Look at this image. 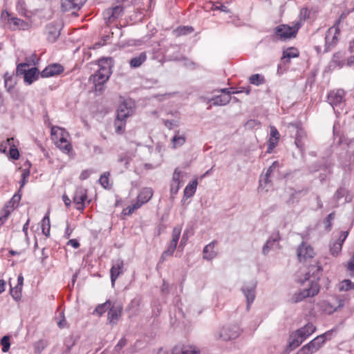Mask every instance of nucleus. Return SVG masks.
Wrapping results in <instances>:
<instances>
[{
	"instance_id": "nucleus-1",
	"label": "nucleus",
	"mask_w": 354,
	"mask_h": 354,
	"mask_svg": "<svg viewBox=\"0 0 354 354\" xmlns=\"http://www.w3.org/2000/svg\"><path fill=\"white\" fill-rule=\"evenodd\" d=\"M113 65V61L111 57L99 59V69L89 79L94 84L95 92L101 93L104 90V84L106 82L111 75Z\"/></svg>"
},
{
	"instance_id": "nucleus-2",
	"label": "nucleus",
	"mask_w": 354,
	"mask_h": 354,
	"mask_svg": "<svg viewBox=\"0 0 354 354\" xmlns=\"http://www.w3.org/2000/svg\"><path fill=\"white\" fill-rule=\"evenodd\" d=\"M311 270H313V279H310L309 273H306L305 278V281H310L309 288L296 292L292 297V302L297 303L307 297H314L319 292V285L317 280L321 272V268L319 266H313Z\"/></svg>"
},
{
	"instance_id": "nucleus-3",
	"label": "nucleus",
	"mask_w": 354,
	"mask_h": 354,
	"mask_svg": "<svg viewBox=\"0 0 354 354\" xmlns=\"http://www.w3.org/2000/svg\"><path fill=\"white\" fill-rule=\"evenodd\" d=\"M50 134L53 142L60 151L66 154H69L72 151L70 135L64 128L54 126L51 128Z\"/></svg>"
},
{
	"instance_id": "nucleus-4",
	"label": "nucleus",
	"mask_w": 354,
	"mask_h": 354,
	"mask_svg": "<svg viewBox=\"0 0 354 354\" xmlns=\"http://www.w3.org/2000/svg\"><path fill=\"white\" fill-rule=\"evenodd\" d=\"M301 27V21H295L291 23V25L281 24L277 26L274 33L279 39L286 40L295 37Z\"/></svg>"
},
{
	"instance_id": "nucleus-5",
	"label": "nucleus",
	"mask_w": 354,
	"mask_h": 354,
	"mask_svg": "<svg viewBox=\"0 0 354 354\" xmlns=\"http://www.w3.org/2000/svg\"><path fill=\"white\" fill-rule=\"evenodd\" d=\"M153 194V189L150 187H145L143 188L137 196V200L136 203L132 204L131 205L128 206L125 209L122 210V214L124 215L129 216L132 213H133L136 209H139L144 204L149 202L152 198Z\"/></svg>"
},
{
	"instance_id": "nucleus-6",
	"label": "nucleus",
	"mask_w": 354,
	"mask_h": 354,
	"mask_svg": "<svg viewBox=\"0 0 354 354\" xmlns=\"http://www.w3.org/2000/svg\"><path fill=\"white\" fill-rule=\"evenodd\" d=\"M73 201L76 205L77 209L84 210L86 203H90L87 197V190L83 187H77L73 197Z\"/></svg>"
},
{
	"instance_id": "nucleus-7",
	"label": "nucleus",
	"mask_w": 354,
	"mask_h": 354,
	"mask_svg": "<svg viewBox=\"0 0 354 354\" xmlns=\"http://www.w3.org/2000/svg\"><path fill=\"white\" fill-rule=\"evenodd\" d=\"M321 337H316L308 344L304 345L297 353L299 354H314L323 346Z\"/></svg>"
},
{
	"instance_id": "nucleus-8",
	"label": "nucleus",
	"mask_w": 354,
	"mask_h": 354,
	"mask_svg": "<svg viewBox=\"0 0 354 354\" xmlns=\"http://www.w3.org/2000/svg\"><path fill=\"white\" fill-rule=\"evenodd\" d=\"M348 235V231L340 232L338 238L336 241L332 242L330 245V252L334 256L337 257L342 251V245Z\"/></svg>"
},
{
	"instance_id": "nucleus-9",
	"label": "nucleus",
	"mask_w": 354,
	"mask_h": 354,
	"mask_svg": "<svg viewBox=\"0 0 354 354\" xmlns=\"http://www.w3.org/2000/svg\"><path fill=\"white\" fill-rule=\"evenodd\" d=\"M314 255L315 252L313 248L306 243H302L298 248L297 256L301 262H305L308 259H312Z\"/></svg>"
},
{
	"instance_id": "nucleus-10",
	"label": "nucleus",
	"mask_w": 354,
	"mask_h": 354,
	"mask_svg": "<svg viewBox=\"0 0 354 354\" xmlns=\"http://www.w3.org/2000/svg\"><path fill=\"white\" fill-rule=\"evenodd\" d=\"M339 33V28H337V26H333L327 30L325 37L326 46L327 49L334 46L337 43Z\"/></svg>"
},
{
	"instance_id": "nucleus-11",
	"label": "nucleus",
	"mask_w": 354,
	"mask_h": 354,
	"mask_svg": "<svg viewBox=\"0 0 354 354\" xmlns=\"http://www.w3.org/2000/svg\"><path fill=\"white\" fill-rule=\"evenodd\" d=\"M124 272V261L123 260L118 259L114 261H113V265L111 266L110 273H111V283L114 286L116 279L118 278L120 275L123 274Z\"/></svg>"
},
{
	"instance_id": "nucleus-12",
	"label": "nucleus",
	"mask_w": 354,
	"mask_h": 354,
	"mask_svg": "<svg viewBox=\"0 0 354 354\" xmlns=\"http://www.w3.org/2000/svg\"><path fill=\"white\" fill-rule=\"evenodd\" d=\"M239 335V330L236 326L223 327L218 335V338L227 341L236 338Z\"/></svg>"
},
{
	"instance_id": "nucleus-13",
	"label": "nucleus",
	"mask_w": 354,
	"mask_h": 354,
	"mask_svg": "<svg viewBox=\"0 0 354 354\" xmlns=\"http://www.w3.org/2000/svg\"><path fill=\"white\" fill-rule=\"evenodd\" d=\"M64 71V67L59 64H53L47 66L41 72L42 77H49L61 74Z\"/></svg>"
},
{
	"instance_id": "nucleus-14",
	"label": "nucleus",
	"mask_w": 354,
	"mask_h": 354,
	"mask_svg": "<svg viewBox=\"0 0 354 354\" xmlns=\"http://www.w3.org/2000/svg\"><path fill=\"white\" fill-rule=\"evenodd\" d=\"M345 92L342 89H338L336 91H332L328 94V102L330 104L334 107L339 104L344 100Z\"/></svg>"
},
{
	"instance_id": "nucleus-15",
	"label": "nucleus",
	"mask_w": 354,
	"mask_h": 354,
	"mask_svg": "<svg viewBox=\"0 0 354 354\" xmlns=\"http://www.w3.org/2000/svg\"><path fill=\"white\" fill-rule=\"evenodd\" d=\"M85 1L86 0H62V8L64 11L79 10Z\"/></svg>"
},
{
	"instance_id": "nucleus-16",
	"label": "nucleus",
	"mask_w": 354,
	"mask_h": 354,
	"mask_svg": "<svg viewBox=\"0 0 354 354\" xmlns=\"http://www.w3.org/2000/svg\"><path fill=\"white\" fill-rule=\"evenodd\" d=\"M255 288L256 283H252L248 286H244L242 292L247 299V308L249 309L250 306L255 299Z\"/></svg>"
},
{
	"instance_id": "nucleus-17",
	"label": "nucleus",
	"mask_w": 354,
	"mask_h": 354,
	"mask_svg": "<svg viewBox=\"0 0 354 354\" xmlns=\"http://www.w3.org/2000/svg\"><path fill=\"white\" fill-rule=\"evenodd\" d=\"M133 109L128 106L127 103H122L118 109L117 118L126 120L128 117L133 115Z\"/></svg>"
},
{
	"instance_id": "nucleus-18",
	"label": "nucleus",
	"mask_w": 354,
	"mask_h": 354,
	"mask_svg": "<svg viewBox=\"0 0 354 354\" xmlns=\"http://www.w3.org/2000/svg\"><path fill=\"white\" fill-rule=\"evenodd\" d=\"M217 244V241H214L207 245L203 249V258L207 260H212L215 258L217 255V251L215 250V247Z\"/></svg>"
},
{
	"instance_id": "nucleus-19",
	"label": "nucleus",
	"mask_w": 354,
	"mask_h": 354,
	"mask_svg": "<svg viewBox=\"0 0 354 354\" xmlns=\"http://www.w3.org/2000/svg\"><path fill=\"white\" fill-rule=\"evenodd\" d=\"M172 354H199V351L193 346L177 345L173 348Z\"/></svg>"
},
{
	"instance_id": "nucleus-20",
	"label": "nucleus",
	"mask_w": 354,
	"mask_h": 354,
	"mask_svg": "<svg viewBox=\"0 0 354 354\" xmlns=\"http://www.w3.org/2000/svg\"><path fill=\"white\" fill-rule=\"evenodd\" d=\"M108 312V320L110 324H115L121 316L122 310V307L110 306V308Z\"/></svg>"
},
{
	"instance_id": "nucleus-21",
	"label": "nucleus",
	"mask_w": 354,
	"mask_h": 354,
	"mask_svg": "<svg viewBox=\"0 0 354 354\" xmlns=\"http://www.w3.org/2000/svg\"><path fill=\"white\" fill-rule=\"evenodd\" d=\"M279 140V133L277 129L273 127H270V137L269 138V144L268 152L270 153L272 149L277 146Z\"/></svg>"
},
{
	"instance_id": "nucleus-22",
	"label": "nucleus",
	"mask_w": 354,
	"mask_h": 354,
	"mask_svg": "<svg viewBox=\"0 0 354 354\" xmlns=\"http://www.w3.org/2000/svg\"><path fill=\"white\" fill-rule=\"evenodd\" d=\"M299 55V51L297 48L294 47L288 48L283 50L281 62L284 64H288L291 58L298 57Z\"/></svg>"
},
{
	"instance_id": "nucleus-23",
	"label": "nucleus",
	"mask_w": 354,
	"mask_h": 354,
	"mask_svg": "<svg viewBox=\"0 0 354 354\" xmlns=\"http://www.w3.org/2000/svg\"><path fill=\"white\" fill-rule=\"evenodd\" d=\"M181 226H176L174 227L171 234V240L168 245V248L175 252L178 241L181 234Z\"/></svg>"
},
{
	"instance_id": "nucleus-24",
	"label": "nucleus",
	"mask_w": 354,
	"mask_h": 354,
	"mask_svg": "<svg viewBox=\"0 0 354 354\" xmlns=\"http://www.w3.org/2000/svg\"><path fill=\"white\" fill-rule=\"evenodd\" d=\"M48 40L50 42H55L59 36V27L50 24L46 27Z\"/></svg>"
},
{
	"instance_id": "nucleus-25",
	"label": "nucleus",
	"mask_w": 354,
	"mask_h": 354,
	"mask_svg": "<svg viewBox=\"0 0 354 354\" xmlns=\"http://www.w3.org/2000/svg\"><path fill=\"white\" fill-rule=\"evenodd\" d=\"M315 329L316 328L313 324L308 323L304 327L297 330L296 333L305 339L313 334L315 331Z\"/></svg>"
},
{
	"instance_id": "nucleus-26",
	"label": "nucleus",
	"mask_w": 354,
	"mask_h": 354,
	"mask_svg": "<svg viewBox=\"0 0 354 354\" xmlns=\"http://www.w3.org/2000/svg\"><path fill=\"white\" fill-rule=\"evenodd\" d=\"M147 53L142 52L138 55L132 57L129 60V65L131 68H138L147 60Z\"/></svg>"
},
{
	"instance_id": "nucleus-27",
	"label": "nucleus",
	"mask_w": 354,
	"mask_h": 354,
	"mask_svg": "<svg viewBox=\"0 0 354 354\" xmlns=\"http://www.w3.org/2000/svg\"><path fill=\"white\" fill-rule=\"evenodd\" d=\"M39 77V71L37 68L28 69L24 75V82L28 84L37 80Z\"/></svg>"
},
{
	"instance_id": "nucleus-28",
	"label": "nucleus",
	"mask_w": 354,
	"mask_h": 354,
	"mask_svg": "<svg viewBox=\"0 0 354 354\" xmlns=\"http://www.w3.org/2000/svg\"><path fill=\"white\" fill-rule=\"evenodd\" d=\"M231 100V96L229 95H221L215 96L212 98L209 101L213 102V105L214 106H224L227 104Z\"/></svg>"
},
{
	"instance_id": "nucleus-29",
	"label": "nucleus",
	"mask_w": 354,
	"mask_h": 354,
	"mask_svg": "<svg viewBox=\"0 0 354 354\" xmlns=\"http://www.w3.org/2000/svg\"><path fill=\"white\" fill-rule=\"evenodd\" d=\"M9 20L13 24L14 30L19 29L25 30H28L30 26L28 22L17 17H12Z\"/></svg>"
},
{
	"instance_id": "nucleus-30",
	"label": "nucleus",
	"mask_w": 354,
	"mask_h": 354,
	"mask_svg": "<svg viewBox=\"0 0 354 354\" xmlns=\"http://www.w3.org/2000/svg\"><path fill=\"white\" fill-rule=\"evenodd\" d=\"M197 185L198 181L196 179H194L192 182H190L184 189V197H192L196 192Z\"/></svg>"
},
{
	"instance_id": "nucleus-31",
	"label": "nucleus",
	"mask_w": 354,
	"mask_h": 354,
	"mask_svg": "<svg viewBox=\"0 0 354 354\" xmlns=\"http://www.w3.org/2000/svg\"><path fill=\"white\" fill-rule=\"evenodd\" d=\"M304 340V339L299 335L297 333H294L290 336L289 346L292 348L298 347Z\"/></svg>"
},
{
	"instance_id": "nucleus-32",
	"label": "nucleus",
	"mask_w": 354,
	"mask_h": 354,
	"mask_svg": "<svg viewBox=\"0 0 354 354\" xmlns=\"http://www.w3.org/2000/svg\"><path fill=\"white\" fill-rule=\"evenodd\" d=\"M13 211V208L12 205L6 206L3 207V209L1 211V216H0V226L3 225L6 221L8 220L9 216L10 215L11 212Z\"/></svg>"
},
{
	"instance_id": "nucleus-33",
	"label": "nucleus",
	"mask_w": 354,
	"mask_h": 354,
	"mask_svg": "<svg viewBox=\"0 0 354 354\" xmlns=\"http://www.w3.org/2000/svg\"><path fill=\"white\" fill-rule=\"evenodd\" d=\"M172 145L174 148H177L182 146L185 142V137L184 135H180L179 131H176L172 140Z\"/></svg>"
},
{
	"instance_id": "nucleus-34",
	"label": "nucleus",
	"mask_w": 354,
	"mask_h": 354,
	"mask_svg": "<svg viewBox=\"0 0 354 354\" xmlns=\"http://www.w3.org/2000/svg\"><path fill=\"white\" fill-rule=\"evenodd\" d=\"M41 230L46 236H48L50 235V218L48 216H45L41 221Z\"/></svg>"
},
{
	"instance_id": "nucleus-35",
	"label": "nucleus",
	"mask_w": 354,
	"mask_h": 354,
	"mask_svg": "<svg viewBox=\"0 0 354 354\" xmlns=\"http://www.w3.org/2000/svg\"><path fill=\"white\" fill-rule=\"evenodd\" d=\"M111 306V302L109 301H106L105 303L102 304L98 305L95 310L93 311V314H97L99 316H101L103 315L108 309L110 308Z\"/></svg>"
},
{
	"instance_id": "nucleus-36",
	"label": "nucleus",
	"mask_w": 354,
	"mask_h": 354,
	"mask_svg": "<svg viewBox=\"0 0 354 354\" xmlns=\"http://www.w3.org/2000/svg\"><path fill=\"white\" fill-rule=\"evenodd\" d=\"M125 125H126L125 120L118 119L116 118V120L114 122V127L115 129V132L118 134L123 133L125 131Z\"/></svg>"
},
{
	"instance_id": "nucleus-37",
	"label": "nucleus",
	"mask_w": 354,
	"mask_h": 354,
	"mask_svg": "<svg viewBox=\"0 0 354 354\" xmlns=\"http://www.w3.org/2000/svg\"><path fill=\"white\" fill-rule=\"evenodd\" d=\"M15 143V141L13 138H8L6 141H3L0 144V151L2 153H6L8 149H9L12 145H14Z\"/></svg>"
},
{
	"instance_id": "nucleus-38",
	"label": "nucleus",
	"mask_w": 354,
	"mask_h": 354,
	"mask_svg": "<svg viewBox=\"0 0 354 354\" xmlns=\"http://www.w3.org/2000/svg\"><path fill=\"white\" fill-rule=\"evenodd\" d=\"M351 289H354V283L348 279L343 280L339 285V290L340 291H347Z\"/></svg>"
},
{
	"instance_id": "nucleus-39",
	"label": "nucleus",
	"mask_w": 354,
	"mask_h": 354,
	"mask_svg": "<svg viewBox=\"0 0 354 354\" xmlns=\"http://www.w3.org/2000/svg\"><path fill=\"white\" fill-rule=\"evenodd\" d=\"M250 82L259 86L264 82V79L259 74H254L250 77Z\"/></svg>"
},
{
	"instance_id": "nucleus-40",
	"label": "nucleus",
	"mask_w": 354,
	"mask_h": 354,
	"mask_svg": "<svg viewBox=\"0 0 354 354\" xmlns=\"http://www.w3.org/2000/svg\"><path fill=\"white\" fill-rule=\"evenodd\" d=\"M122 10H123L122 7H121L120 6H115L114 8H113L111 10V15L109 17V20H111V18H113V19L118 18L119 16L121 15ZM109 12H110V11H109Z\"/></svg>"
},
{
	"instance_id": "nucleus-41",
	"label": "nucleus",
	"mask_w": 354,
	"mask_h": 354,
	"mask_svg": "<svg viewBox=\"0 0 354 354\" xmlns=\"http://www.w3.org/2000/svg\"><path fill=\"white\" fill-rule=\"evenodd\" d=\"M21 290L22 287L19 288L16 286L14 288L10 290V294L15 300H19L21 297Z\"/></svg>"
},
{
	"instance_id": "nucleus-42",
	"label": "nucleus",
	"mask_w": 354,
	"mask_h": 354,
	"mask_svg": "<svg viewBox=\"0 0 354 354\" xmlns=\"http://www.w3.org/2000/svg\"><path fill=\"white\" fill-rule=\"evenodd\" d=\"M180 187V183L171 182V185H170L171 198H174L175 197V196L177 194Z\"/></svg>"
},
{
	"instance_id": "nucleus-43",
	"label": "nucleus",
	"mask_w": 354,
	"mask_h": 354,
	"mask_svg": "<svg viewBox=\"0 0 354 354\" xmlns=\"http://www.w3.org/2000/svg\"><path fill=\"white\" fill-rule=\"evenodd\" d=\"M109 173H104V174H102L100 176V178L99 179L100 183L104 188H109L110 186L109 180Z\"/></svg>"
},
{
	"instance_id": "nucleus-44",
	"label": "nucleus",
	"mask_w": 354,
	"mask_h": 354,
	"mask_svg": "<svg viewBox=\"0 0 354 354\" xmlns=\"http://www.w3.org/2000/svg\"><path fill=\"white\" fill-rule=\"evenodd\" d=\"M30 176V170L29 169H24L21 174V179L20 180V189L24 187V186L28 182V178Z\"/></svg>"
},
{
	"instance_id": "nucleus-45",
	"label": "nucleus",
	"mask_w": 354,
	"mask_h": 354,
	"mask_svg": "<svg viewBox=\"0 0 354 354\" xmlns=\"http://www.w3.org/2000/svg\"><path fill=\"white\" fill-rule=\"evenodd\" d=\"M1 344L2 345V351L6 353L9 351L10 344V339L8 336H4L1 340Z\"/></svg>"
},
{
	"instance_id": "nucleus-46",
	"label": "nucleus",
	"mask_w": 354,
	"mask_h": 354,
	"mask_svg": "<svg viewBox=\"0 0 354 354\" xmlns=\"http://www.w3.org/2000/svg\"><path fill=\"white\" fill-rule=\"evenodd\" d=\"M9 154L12 159H19V152L17 148V145H15V143L14 144V145H12L11 147L9 149Z\"/></svg>"
},
{
	"instance_id": "nucleus-47",
	"label": "nucleus",
	"mask_w": 354,
	"mask_h": 354,
	"mask_svg": "<svg viewBox=\"0 0 354 354\" xmlns=\"http://www.w3.org/2000/svg\"><path fill=\"white\" fill-rule=\"evenodd\" d=\"M21 200V195L15 194L12 199L6 205V206L12 205L13 209L17 205Z\"/></svg>"
},
{
	"instance_id": "nucleus-48",
	"label": "nucleus",
	"mask_w": 354,
	"mask_h": 354,
	"mask_svg": "<svg viewBox=\"0 0 354 354\" xmlns=\"http://www.w3.org/2000/svg\"><path fill=\"white\" fill-rule=\"evenodd\" d=\"M279 167V162L277 161H274L272 165L268 168V169L267 170V172L266 174V182L268 183V178L270 176L272 172L277 169Z\"/></svg>"
},
{
	"instance_id": "nucleus-49",
	"label": "nucleus",
	"mask_w": 354,
	"mask_h": 354,
	"mask_svg": "<svg viewBox=\"0 0 354 354\" xmlns=\"http://www.w3.org/2000/svg\"><path fill=\"white\" fill-rule=\"evenodd\" d=\"M182 172L178 169H176L172 176L171 182L181 183Z\"/></svg>"
},
{
	"instance_id": "nucleus-50",
	"label": "nucleus",
	"mask_w": 354,
	"mask_h": 354,
	"mask_svg": "<svg viewBox=\"0 0 354 354\" xmlns=\"http://www.w3.org/2000/svg\"><path fill=\"white\" fill-rule=\"evenodd\" d=\"M192 31L193 28L189 26L180 27L176 30L177 34L178 35H186L187 33L192 32Z\"/></svg>"
},
{
	"instance_id": "nucleus-51",
	"label": "nucleus",
	"mask_w": 354,
	"mask_h": 354,
	"mask_svg": "<svg viewBox=\"0 0 354 354\" xmlns=\"http://www.w3.org/2000/svg\"><path fill=\"white\" fill-rule=\"evenodd\" d=\"M17 9L19 14H21V15H26V10L25 8V2L24 1L19 0L17 2Z\"/></svg>"
},
{
	"instance_id": "nucleus-52",
	"label": "nucleus",
	"mask_w": 354,
	"mask_h": 354,
	"mask_svg": "<svg viewBox=\"0 0 354 354\" xmlns=\"http://www.w3.org/2000/svg\"><path fill=\"white\" fill-rule=\"evenodd\" d=\"M335 330H330L326 331L322 335H318L317 337H321L322 340H323V344L325 343L326 341L330 340L332 337L333 333H334Z\"/></svg>"
},
{
	"instance_id": "nucleus-53",
	"label": "nucleus",
	"mask_w": 354,
	"mask_h": 354,
	"mask_svg": "<svg viewBox=\"0 0 354 354\" xmlns=\"http://www.w3.org/2000/svg\"><path fill=\"white\" fill-rule=\"evenodd\" d=\"M174 252V251H173L172 250H171L170 248H169L167 247V249L162 252V254L160 257V261H165L168 257H171L173 255Z\"/></svg>"
},
{
	"instance_id": "nucleus-54",
	"label": "nucleus",
	"mask_w": 354,
	"mask_h": 354,
	"mask_svg": "<svg viewBox=\"0 0 354 354\" xmlns=\"http://www.w3.org/2000/svg\"><path fill=\"white\" fill-rule=\"evenodd\" d=\"M28 67V64L22 63L19 64L17 67V72L19 74H23L25 75L26 72H27L26 68Z\"/></svg>"
},
{
	"instance_id": "nucleus-55",
	"label": "nucleus",
	"mask_w": 354,
	"mask_h": 354,
	"mask_svg": "<svg viewBox=\"0 0 354 354\" xmlns=\"http://www.w3.org/2000/svg\"><path fill=\"white\" fill-rule=\"evenodd\" d=\"M4 82L6 87H8L9 88H12V77L8 73L4 75Z\"/></svg>"
},
{
	"instance_id": "nucleus-56",
	"label": "nucleus",
	"mask_w": 354,
	"mask_h": 354,
	"mask_svg": "<svg viewBox=\"0 0 354 354\" xmlns=\"http://www.w3.org/2000/svg\"><path fill=\"white\" fill-rule=\"evenodd\" d=\"M127 344L126 339L124 338H122L120 339L117 345L115 346V351L119 352Z\"/></svg>"
},
{
	"instance_id": "nucleus-57",
	"label": "nucleus",
	"mask_w": 354,
	"mask_h": 354,
	"mask_svg": "<svg viewBox=\"0 0 354 354\" xmlns=\"http://www.w3.org/2000/svg\"><path fill=\"white\" fill-rule=\"evenodd\" d=\"M245 125L249 128L259 127L260 122L255 120H250L246 122Z\"/></svg>"
},
{
	"instance_id": "nucleus-58",
	"label": "nucleus",
	"mask_w": 354,
	"mask_h": 354,
	"mask_svg": "<svg viewBox=\"0 0 354 354\" xmlns=\"http://www.w3.org/2000/svg\"><path fill=\"white\" fill-rule=\"evenodd\" d=\"M335 218V214L334 213H330L328 215L326 219V228L327 230H330V228H331V221L333 219H334Z\"/></svg>"
},
{
	"instance_id": "nucleus-59",
	"label": "nucleus",
	"mask_w": 354,
	"mask_h": 354,
	"mask_svg": "<svg viewBox=\"0 0 354 354\" xmlns=\"http://www.w3.org/2000/svg\"><path fill=\"white\" fill-rule=\"evenodd\" d=\"M274 241H275V240H273V241L268 240L266 242V243L265 244V245L263 248V253L264 254H267L269 252L270 248L271 247V245H272V244L274 243Z\"/></svg>"
},
{
	"instance_id": "nucleus-60",
	"label": "nucleus",
	"mask_w": 354,
	"mask_h": 354,
	"mask_svg": "<svg viewBox=\"0 0 354 354\" xmlns=\"http://www.w3.org/2000/svg\"><path fill=\"white\" fill-rule=\"evenodd\" d=\"M130 158L127 155H120L118 158V161L120 162H124L125 165H127L129 162Z\"/></svg>"
},
{
	"instance_id": "nucleus-61",
	"label": "nucleus",
	"mask_w": 354,
	"mask_h": 354,
	"mask_svg": "<svg viewBox=\"0 0 354 354\" xmlns=\"http://www.w3.org/2000/svg\"><path fill=\"white\" fill-rule=\"evenodd\" d=\"M73 232V228L71 227L69 224L68 223L64 232V237L66 239L69 238L71 236Z\"/></svg>"
},
{
	"instance_id": "nucleus-62",
	"label": "nucleus",
	"mask_w": 354,
	"mask_h": 354,
	"mask_svg": "<svg viewBox=\"0 0 354 354\" xmlns=\"http://www.w3.org/2000/svg\"><path fill=\"white\" fill-rule=\"evenodd\" d=\"M67 245H71L75 249H77L80 247V243L78 242V241L77 239H70L67 242Z\"/></svg>"
},
{
	"instance_id": "nucleus-63",
	"label": "nucleus",
	"mask_w": 354,
	"mask_h": 354,
	"mask_svg": "<svg viewBox=\"0 0 354 354\" xmlns=\"http://www.w3.org/2000/svg\"><path fill=\"white\" fill-rule=\"evenodd\" d=\"M347 15L348 14L346 12L342 13L341 15L339 16V19L335 21L333 26H337V28H339V24H340L341 21L346 17Z\"/></svg>"
},
{
	"instance_id": "nucleus-64",
	"label": "nucleus",
	"mask_w": 354,
	"mask_h": 354,
	"mask_svg": "<svg viewBox=\"0 0 354 354\" xmlns=\"http://www.w3.org/2000/svg\"><path fill=\"white\" fill-rule=\"evenodd\" d=\"M62 319L57 322V325L60 328H64L66 326V321L63 315H62Z\"/></svg>"
}]
</instances>
